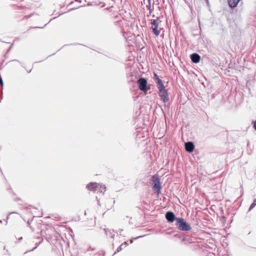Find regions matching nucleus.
Returning <instances> with one entry per match:
<instances>
[{"label":"nucleus","mask_w":256,"mask_h":256,"mask_svg":"<svg viewBox=\"0 0 256 256\" xmlns=\"http://www.w3.org/2000/svg\"><path fill=\"white\" fill-rule=\"evenodd\" d=\"M86 188L94 192L102 194L106 190V187L104 185L100 184L96 182H90L86 186Z\"/></svg>","instance_id":"1"},{"label":"nucleus","mask_w":256,"mask_h":256,"mask_svg":"<svg viewBox=\"0 0 256 256\" xmlns=\"http://www.w3.org/2000/svg\"><path fill=\"white\" fill-rule=\"evenodd\" d=\"M151 180L152 183V189L158 194H160L162 186L160 182V178L157 174L154 175L152 176Z\"/></svg>","instance_id":"2"},{"label":"nucleus","mask_w":256,"mask_h":256,"mask_svg":"<svg viewBox=\"0 0 256 256\" xmlns=\"http://www.w3.org/2000/svg\"><path fill=\"white\" fill-rule=\"evenodd\" d=\"M177 225L178 229L182 231H188L192 229L190 225L181 218H177Z\"/></svg>","instance_id":"3"},{"label":"nucleus","mask_w":256,"mask_h":256,"mask_svg":"<svg viewBox=\"0 0 256 256\" xmlns=\"http://www.w3.org/2000/svg\"><path fill=\"white\" fill-rule=\"evenodd\" d=\"M138 88L143 92H146L150 89V88L147 86V80L144 78H140L137 82Z\"/></svg>","instance_id":"4"},{"label":"nucleus","mask_w":256,"mask_h":256,"mask_svg":"<svg viewBox=\"0 0 256 256\" xmlns=\"http://www.w3.org/2000/svg\"><path fill=\"white\" fill-rule=\"evenodd\" d=\"M159 96L164 102H166L168 100V94L165 88L162 90H159Z\"/></svg>","instance_id":"5"},{"label":"nucleus","mask_w":256,"mask_h":256,"mask_svg":"<svg viewBox=\"0 0 256 256\" xmlns=\"http://www.w3.org/2000/svg\"><path fill=\"white\" fill-rule=\"evenodd\" d=\"M185 150L188 152H193L194 148V145L192 142H188L184 144Z\"/></svg>","instance_id":"6"},{"label":"nucleus","mask_w":256,"mask_h":256,"mask_svg":"<svg viewBox=\"0 0 256 256\" xmlns=\"http://www.w3.org/2000/svg\"><path fill=\"white\" fill-rule=\"evenodd\" d=\"M190 58L192 62L195 64L198 63L200 59V56L197 53H193L191 54Z\"/></svg>","instance_id":"7"},{"label":"nucleus","mask_w":256,"mask_h":256,"mask_svg":"<svg viewBox=\"0 0 256 256\" xmlns=\"http://www.w3.org/2000/svg\"><path fill=\"white\" fill-rule=\"evenodd\" d=\"M166 218L168 222H173L175 219V215L172 212H168L166 214Z\"/></svg>","instance_id":"8"},{"label":"nucleus","mask_w":256,"mask_h":256,"mask_svg":"<svg viewBox=\"0 0 256 256\" xmlns=\"http://www.w3.org/2000/svg\"><path fill=\"white\" fill-rule=\"evenodd\" d=\"M240 0H228V4L230 8H236Z\"/></svg>","instance_id":"9"},{"label":"nucleus","mask_w":256,"mask_h":256,"mask_svg":"<svg viewBox=\"0 0 256 256\" xmlns=\"http://www.w3.org/2000/svg\"><path fill=\"white\" fill-rule=\"evenodd\" d=\"M105 234L108 237H110L112 238H114L115 234L113 230H110L108 228L104 229Z\"/></svg>","instance_id":"10"},{"label":"nucleus","mask_w":256,"mask_h":256,"mask_svg":"<svg viewBox=\"0 0 256 256\" xmlns=\"http://www.w3.org/2000/svg\"><path fill=\"white\" fill-rule=\"evenodd\" d=\"M156 83L157 84V87L158 90L160 89L162 90L165 88L162 80L158 78V76H157V78H156Z\"/></svg>","instance_id":"11"},{"label":"nucleus","mask_w":256,"mask_h":256,"mask_svg":"<svg viewBox=\"0 0 256 256\" xmlns=\"http://www.w3.org/2000/svg\"><path fill=\"white\" fill-rule=\"evenodd\" d=\"M158 26H156L152 28L153 33L156 36L160 34V32L158 30Z\"/></svg>","instance_id":"12"},{"label":"nucleus","mask_w":256,"mask_h":256,"mask_svg":"<svg viewBox=\"0 0 256 256\" xmlns=\"http://www.w3.org/2000/svg\"><path fill=\"white\" fill-rule=\"evenodd\" d=\"M256 206V198L254 200L253 202L251 204L248 210H251Z\"/></svg>","instance_id":"13"},{"label":"nucleus","mask_w":256,"mask_h":256,"mask_svg":"<svg viewBox=\"0 0 256 256\" xmlns=\"http://www.w3.org/2000/svg\"><path fill=\"white\" fill-rule=\"evenodd\" d=\"M151 24L154 25V26H158V22L157 20H152V22H150Z\"/></svg>","instance_id":"14"},{"label":"nucleus","mask_w":256,"mask_h":256,"mask_svg":"<svg viewBox=\"0 0 256 256\" xmlns=\"http://www.w3.org/2000/svg\"><path fill=\"white\" fill-rule=\"evenodd\" d=\"M166 234H172L174 236H176V234H175L174 232L172 230H168L166 232Z\"/></svg>","instance_id":"15"},{"label":"nucleus","mask_w":256,"mask_h":256,"mask_svg":"<svg viewBox=\"0 0 256 256\" xmlns=\"http://www.w3.org/2000/svg\"><path fill=\"white\" fill-rule=\"evenodd\" d=\"M123 246V244H122L121 245H120L118 248H117V250H116L114 252V255L116 254L117 252H120V251H121L122 250V246Z\"/></svg>","instance_id":"16"},{"label":"nucleus","mask_w":256,"mask_h":256,"mask_svg":"<svg viewBox=\"0 0 256 256\" xmlns=\"http://www.w3.org/2000/svg\"><path fill=\"white\" fill-rule=\"evenodd\" d=\"M172 14H173V15H172V17H173V22H174V24H176V20H175V18H174V10H172Z\"/></svg>","instance_id":"17"},{"label":"nucleus","mask_w":256,"mask_h":256,"mask_svg":"<svg viewBox=\"0 0 256 256\" xmlns=\"http://www.w3.org/2000/svg\"><path fill=\"white\" fill-rule=\"evenodd\" d=\"M42 240H41L38 243H36V246L33 248L31 250H34L38 246V244H40L42 242Z\"/></svg>","instance_id":"18"},{"label":"nucleus","mask_w":256,"mask_h":256,"mask_svg":"<svg viewBox=\"0 0 256 256\" xmlns=\"http://www.w3.org/2000/svg\"><path fill=\"white\" fill-rule=\"evenodd\" d=\"M0 84L2 86H4V82L1 77H0Z\"/></svg>","instance_id":"19"},{"label":"nucleus","mask_w":256,"mask_h":256,"mask_svg":"<svg viewBox=\"0 0 256 256\" xmlns=\"http://www.w3.org/2000/svg\"><path fill=\"white\" fill-rule=\"evenodd\" d=\"M148 2V5H146V8L148 9H149L150 8H151L150 0V2Z\"/></svg>","instance_id":"20"},{"label":"nucleus","mask_w":256,"mask_h":256,"mask_svg":"<svg viewBox=\"0 0 256 256\" xmlns=\"http://www.w3.org/2000/svg\"><path fill=\"white\" fill-rule=\"evenodd\" d=\"M153 9H154V8H150L149 9H148L149 10V13H150V14L152 12V11Z\"/></svg>","instance_id":"21"},{"label":"nucleus","mask_w":256,"mask_h":256,"mask_svg":"<svg viewBox=\"0 0 256 256\" xmlns=\"http://www.w3.org/2000/svg\"><path fill=\"white\" fill-rule=\"evenodd\" d=\"M168 13L170 14V17L171 16V14H170V10L169 12H168V10H167L166 13V16H168Z\"/></svg>","instance_id":"22"},{"label":"nucleus","mask_w":256,"mask_h":256,"mask_svg":"<svg viewBox=\"0 0 256 256\" xmlns=\"http://www.w3.org/2000/svg\"><path fill=\"white\" fill-rule=\"evenodd\" d=\"M254 128L255 130H256V120L254 122Z\"/></svg>","instance_id":"23"},{"label":"nucleus","mask_w":256,"mask_h":256,"mask_svg":"<svg viewBox=\"0 0 256 256\" xmlns=\"http://www.w3.org/2000/svg\"><path fill=\"white\" fill-rule=\"evenodd\" d=\"M157 76H158V75L156 74H154V78H155L156 79L157 78Z\"/></svg>","instance_id":"24"},{"label":"nucleus","mask_w":256,"mask_h":256,"mask_svg":"<svg viewBox=\"0 0 256 256\" xmlns=\"http://www.w3.org/2000/svg\"><path fill=\"white\" fill-rule=\"evenodd\" d=\"M142 236H138V237L134 239H135V240H136V239L138 238H142Z\"/></svg>","instance_id":"25"},{"label":"nucleus","mask_w":256,"mask_h":256,"mask_svg":"<svg viewBox=\"0 0 256 256\" xmlns=\"http://www.w3.org/2000/svg\"><path fill=\"white\" fill-rule=\"evenodd\" d=\"M22 237H20V238H19V240H22Z\"/></svg>","instance_id":"26"},{"label":"nucleus","mask_w":256,"mask_h":256,"mask_svg":"<svg viewBox=\"0 0 256 256\" xmlns=\"http://www.w3.org/2000/svg\"><path fill=\"white\" fill-rule=\"evenodd\" d=\"M174 42H175V45L176 46V39L174 40Z\"/></svg>","instance_id":"27"},{"label":"nucleus","mask_w":256,"mask_h":256,"mask_svg":"<svg viewBox=\"0 0 256 256\" xmlns=\"http://www.w3.org/2000/svg\"><path fill=\"white\" fill-rule=\"evenodd\" d=\"M14 213H15V212H14ZM13 214V212H10V214Z\"/></svg>","instance_id":"28"},{"label":"nucleus","mask_w":256,"mask_h":256,"mask_svg":"<svg viewBox=\"0 0 256 256\" xmlns=\"http://www.w3.org/2000/svg\"><path fill=\"white\" fill-rule=\"evenodd\" d=\"M185 240V238H182V240Z\"/></svg>","instance_id":"29"},{"label":"nucleus","mask_w":256,"mask_h":256,"mask_svg":"<svg viewBox=\"0 0 256 256\" xmlns=\"http://www.w3.org/2000/svg\"><path fill=\"white\" fill-rule=\"evenodd\" d=\"M2 221L1 220H0V223H2Z\"/></svg>","instance_id":"30"},{"label":"nucleus","mask_w":256,"mask_h":256,"mask_svg":"<svg viewBox=\"0 0 256 256\" xmlns=\"http://www.w3.org/2000/svg\"><path fill=\"white\" fill-rule=\"evenodd\" d=\"M172 0V3L173 4V2H172V0Z\"/></svg>","instance_id":"31"},{"label":"nucleus","mask_w":256,"mask_h":256,"mask_svg":"<svg viewBox=\"0 0 256 256\" xmlns=\"http://www.w3.org/2000/svg\"><path fill=\"white\" fill-rule=\"evenodd\" d=\"M148 2H150V0H148Z\"/></svg>","instance_id":"32"}]
</instances>
